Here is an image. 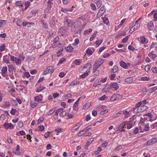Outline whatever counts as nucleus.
Instances as JSON below:
<instances>
[{
  "mask_svg": "<svg viewBox=\"0 0 157 157\" xmlns=\"http://www.w3.org/2000/svg\"><path fill=\"white\" fill-rule=\"evenodd\" d=\"M147 108V106L141 104V102L137 103L135 107H133L132 110L135 113L142 112Z\"/></svg>",
  "mask_w": 157,
  "mask_h": 157,
  "instance_id": "nucleus-1",
  "label": "nucleus"
},
{
  "mask_svg": "<svg viewBox=\"0 0 157 157\" xmlns=\"http://www.w3.org/2000/svg\"><path fill=\"white\" fill-rule=\"evenodd\" d=\"M126 122H127L126 121L123 122L118 127V130L116 131V132L119 133L122 131H124V128H126Z\"/></svg>",
  "mask_w": 157,
  "mask_h": 157,
  "instance_id": "nucleus-2",
  "label": "nucleus"
},
{
  "mask_svg": "<svg viewBox=\"0 0 157 157\" xmlns=\"http://www.w3.org/2000/svg\"><path fill=\"white\" fill-rule=\"evenodd\" d=\"M103 62V59H99L96 61L94 65L93 70L97 69L102 64Z\"/></svg>",
  "mask_w": 157,
  "mask_h": 157,
  "instance_id": "nucleus-3",
  "label": "nucleus"
},
{
  "mask_svg": "<svg viewBox=\"0 0 157 157\" xmlns=\"http://www.w3.org/2000/svg\"><path fill=\"white\" fill-rule=\"evenodd\" d=\"M55 70V69L52 66H48L47 67L46 69L44 71L43 73V75H45L49 73H52Z\"/></svg>",
  "mask_w": 157,
  "mask_h": 157,
  "instance_id": "nucleus-4",
  "label": "nucleus"
},
{
  "mask_svg": "<svg viewBox=\"0 0 157 157\" xmlns=\"http://www.w3.org/2000/svg\"><path fill=\"white\" fill-rule=\"evenodd\" d=\"M146 117H148L149 119H151L152 116L151 114L150 113H147L144 116V118L141 117V118L140 122L141 123H143L145 121L147 120V118Z\"/></svg>",
  "mask_w": 157,
  "mask_h": 157,
  "instance_id": "nucleus-5",
  "label": "nucleus"
},
{
  "mask_svg": "<svg viewBox=\"0 0 157 157\" xmlns=\"http://www.w3.org/2000/svg\"><path fill=\"white\" fill-rule=\"evenodd\" d=\"M8 55L10 56L11 59L15 62L16 65H18L21 63V61L20 59L17 57H15L14 56L11 55L10 54H9Z\"/></svg>",
  "mask_w": 157,
  "mask_h": 157,
  "instance_id": "nucleus-6",
  "label": "nucleus"
},
{
  "mask_svg": "<svg viewBox=\"0 0 157 157\" xmlns=\"http://www.w3.org/2000/svg\"><path fill=\"white\" fill-rule=\"evenodd\" d=\"M157 142V138H153L148 140L146 143V145L148 146L152 145Z\"/></svg>",
  "mask_w": 157,
  "mask_h": 157,
  "instance_id": "nucleus-7",
  "label": "nucleus"
},
{
  "mask_svg": "<svg viewBox=\"0 0 157 157\" xmlns=\"http://www.w3.org/2000/svg\"><path fill=\"white\" fill-rule=\"evenodd\" d=\"M68 29L65 27L61 28L59 30V33L61 34L62 36H64L66 33H67Z\"/></svg>",
  "mask_w": 157,
  "mask_h": 157,
  "instance_id": "nucleus-8",
  "label": "nucleus"
},
{
  "mask_svg": "<svg viewBox=\"0 0 157 157\" xmlns=\"http://www.w3.org/2000/svg\"><path fill=\"white\" fill-rule=\"evenodd\" d=\"M138 40L142 44H147L148 42V40L144 36L138 37Z\"/></svg>",
  "mask_w": 157,
  "mask_h": 157,
  "instance_id": "nucleus-9",
  "label": "nucleus"
},
{
  "mask_svg": "<svg viewBox=\"0 0 157 157\" xmlns=\"http://www.w3.org/2000/svg\"><path fill=\"white\" fill-rule=\"evenodd\" d=\"M136 78L134 77H128L124 79V81L127 83H134L136 81Z\"/></svg>",
  "mask_w": 157,
  "mask_h": 157,
  "instance_id": "nucleus-10",
  "label": "nucleus"
},
{
  "mask_svg": "<svg viewBox=\"0 0 157 157\" xmlns=\"http://www.w3.org/2000/svg\"><path fill=\"white\" fill-rule=\"evenodd\" d=\"M105 10L104 6H102L100 9L97 14V16L99 17H100L103 14Z\"/></svg>",
  "mask_w": 157,
  "mask_h": 157,
  "instance_id": "nucleus-11",
  "label": "nucleus"
},
{
  "mask_svg": "<svg viewBox=\"0 0 157 157\" xmlns=\"http://www.w3.org/2000/svg\"><path fill=\"white\" fill-rule=\"evenodd\" d=\"M3 63H5L6 64H10V61L9 57L7 55H6L3 56Z\"/></svg>",
  "mask_w": 157,
  "mask_h": 157,
  "instance_id": "nucleus-12",
  "label": "nucleus"
},
{
  "mask_svg": "<svg viewBox=\"0 0 157 157\" xmlns=\"http://www.w3.org/2000/svg\"><path fill=\"white\" fill-rule=\"evenodd\" d=\"M120 64L121 67L124 69L128 68V67L131 65L130 63H126L123 61H120Z\"/></svg>",
  "mask_w": 157,
  "mask_h": 157,
  "instance_id": "nucleus-13",
  "label": "nucleus"
},
{
  "mask_svg": "<svg viewBox=\"0 0 157 157\" xmlns=\"http://www.w3.org/2000/svg\"><path fill=\"white\" fill-rule=\"evenodd\" d=\"M3 126L6 129H11L14 128L13 125L11 123H5Z\"/></svg>",
  "mask_w": 157,
  "mask_h": 157,
  "instance_id": "nucleus-14",
  "label": "nucleus"
},
{
  "mask_svg": "<svg viewBox=\"0 0 157 157\" xmlns=\"http://www.w3.org/2000/svg\"><path fill=\"white\" fill-rule=\"evenodd\" d=\"M147 27L148 28L151 30L154 31L155 29V27L153 23L151 22H149L147 24Z\"/></svg>",
  "mask_w": 157,
  "mask_h": 157,
  "instance_id": "nucleus-15",
  "label": "nucleus"
},
{
  "mask_svg": "<svg viewBox=\"0 0 157 157\" xmlns=\"http://www.w3.org/2000/svg\"><path fill=\"white\" fill-rule=\"evenodd\" d=\"M77 22H75L73 23L71 26V30L72 31L75 32L78 27Z\"/></svg>",
  "mask_w": 157,
  "mask_h": 157,
  "instance_id": "nucleus-16",
  "label": "nucleus"
},
{
  "mask_svg": "<svg viewBox=\"0 0 157 157\" xmlns=\"http://www.w3.org/2000/svg\"><path fill=\"white\" fill-rule=\"evenodd\" d=\"M110 86L111 88H114L115 90H117L119 88L118 84L116 82H111Z\"/></svg>",
  "mask_w": 157,
  "mask_h": 157,
  "instance_id": "nucleus-17",
  "label": "nucleus"
},
{
  "mask_svg": "<svg viewBox=\"0 0 157 157\" xmlns=\"http://www.w3.org/2000/svg\"><path fill=\"white\" fill-rule=\"evenodd\" d=\"M91 67V65L90 63H87L85 65L82 69L83 71H87L90 69Z\"/></svg>",
  "mask_w": 157,
  "mask_h": 157,
  "instance_id": "nucleus-18",
  "label": "nucleus"
},
{
  "mask_svg": "<svg viewBox=\"0 0 157 157\" xmlns=\"http://www.w3.org/2000/svg\"><path fill=\"white\" fill-rule=\"evenodd\" d=\"M42 99V95L40 94L35 97L34 100L38 102H41Z\"/></svg>",
  "mask_w": 157,
  "mask_h": 157,
  "instance_id": "nucleus-19",
  "label": "nucleus"
},
{
  "mask_svg": "<svg viewBox=\"0 0 157 157\" xmlns=\"http://www.w3.org/2000/svg\"><path fill=\"white\" fill-rule=\"evenodd\" d=\"M20 146L19 145H17V148L16 149L13 150L14 153L16 155H20L21 154L20 152L19 151Z\"/></svg>",
  "mask_w": 157,
  "mask_h": 157,
  "instance_id": "nucleus-20",
  "label": "nucleus"
},
{
  "mask_svg": "<svg viewBox=\"0 0 157 157\" xmlns=\"http://www.w3.org/2000/svg\"><path fill=\"white\" fill-rule=\"evenodd\" d=\"M140 25H134L130 30L129 33H132L134 30L137 29L140 26Z\"/></svg>",
  "mask_w": 157,
  "mask_h": 157,
  "instance_id": "nucleus-21",
  "label": "nucleus"
},
{
  "mask_svg": "<svg viewBox=\"0 0 157 157\" xmlns=\"http://www.w3.org/2000/svg\"><path fill=\"white\" fill-rule=\"evenodd\" d=\"M80 126V125L79 123H77L75 126H74L73 128L71 129V131L72 132H75L76 131Z\"/></svg>",
  "mask_w": 157,
  "mask_h": 157,
  "instance_id": "nucleus-22",
  "label": "nucleus"
},
{
  "mask_svg": "<svg viewBox=\"0 0 157 157\" xmlns=\"http://www.w3.org/2000/svg\"><path fill=\"white\" fill-rule=\"evenodd\" d=\"M73 10V9L72 8L69 9L68 8H62L61 10V11L65 13H67V12L70 11L71 12Z\"/></svg>",
  "mask_w": 157,
  "mask_h": 157,
  "instance_id": "nucleus-23",
  "label": "nucleus"
},
{
  "mask_svg": "<svg viewBox=\"0 0 157 157\" xmlns=\"http://www.w3.org/2000/svg\"><path fill=\"white\" fill-rule=\"evenodd\" d=\"M65 49L68 52H70L73 50V47L71 46H69L65 48Z\"/></svg>",
  "mask_w": 157,
  "mask_h": 157,
  "instance_id": "nucleus-24",
  "label": "nucleus"
},
{
  "mask_svg": "<svg viewBox=\"0 0 157 157\" xmlns=\"http://www.w3.org/2000/svg\"><path fill=\"white\" fill-rule=\"evenodd\" d=\"M87 132V130L83 129L81 130L78 133V136H81L82 135H84L85 134V133Z\"/></svg>",
  "mask_w": 157,
  "mask_h": 157,
  "instance_id": "nucleus-25",
  "label": "nucleus"
},
{
  "mask_svg": "<svg viewBox=\"0 0 157 157\" xmlns=\"http://www.w3.org/2000/svg\"><path fill=\"white\" fill-rule=\"evenodd\" d=\"M6 44H2L0 47V52H2L6 50Z\"/></svg>",
  "mask_w": 157,
  "mask_h": 157,
  "instance_id": "nucleus-26",
  "label": "nucleus"
},
{
  "mask_svg": "<svg viewBox=\"0 0 157 157\" xmlns=\"http://www.w3.org/2000/svg\"><path fill=\"white\" fill-rule=\"evenodd\" d=\"M7 66L8 67L9 71H13L15 69L14 66L11 64L8 65Z\"/></svg>",
  "mask_w": 157,
  "mask_h": 157,
  "instance_id": "nucleus-27",
  "label": "nucleus"
},
{
  "mask_svg": "<svg viewBox=\"0 0 157 157\" xmlns=\"http://www.w3.org/2000/svg\"><path fill=\"white\" fill-rule=\"evenodd\" d=\"M7 71V67H3L2 69V75L4 76V74Z\"/></svg>",
  "mask_w": 157,
  "mask_h": 157,
  "instance_id": "nucleus-28",
  "label": "nucleus"
},
{
  "mask_svg": "<svg viewBox=\"0 0 157 157\" xmlns=\"http://www.w3.org/2000/svg\"><path fill=\"white\" fill-rule=\"evenodd\" d=\"M94 139L93 138L89 139L87 141L86 145L85 146V148L87 145L88 146L93 141Z\"/></svg>",
  "mask_w": 157,
  "mask_h": 157,
  "instance_id": "nucleus-29",
  "label": "nucleus"
},
{
  "mask_svg": "<svg viewBox=\"0 0 157 157\" xmlns=\"http://www.w3.org/2000/svg\"><path fill=\"white\" fill-rule=\"evenodd\" d=\"M104 21V23L107 25H108L109 24V22L108 19L105 17H104L103 18H101Z\"/></svg>",
  "mask_w": 157,
  "mask_h": 157,
  "instance_id": "nucleus-30",
  "label": "nucleus"
},
{
  "mask_svg": "<svg viewBox=\"0 0 157 157\" xmlns=\"http://www.w3.org/2000/svg\"><path fill=\"white\" fill-rule=\"evenodd\" d=\"M118 70V67L117 66H114L112 70V72L113 73H116Z\"/></svg>",
  "mask_w": 157,
  "mask_h": 157,
  "instance_id": "nucleus-31",
  "label": "nucleus"
},
{
  "mask_svg": "<svg viewBox=\"0 0 157 157\" xmlns=\"http://www.w3.org/2000/svg\"><path fill=\"white\" fill-rule=\"evenodd\" d=\"M92 31V29H91L86 30L84 32V34L86 35L89 34Z\"/></svg>",
  "mask_w": 157,
  "mask_h": 157,
  "instance_id": "nucleus-32",
  "label": "nucleus"
},
{
  "mask_svg": "<svg viewBox=\"0 0 157 157\" xmlns=\"http://www.w3.org/2000/svg\"><path fill=\"white\" fill-rule=\"evenodd\" d=\"M66 22L68 27H70L71 26L73 23L70 20L67 19L66 20Z\"/></svg>",
  "mask_w": 157,
  "mask_h": 157,
  "instance_id": "nucleus-33",
  "label": "nucleus"
},
{
  "mask_svg": "<svg viewBox=\"0 0 157 157\" xmlns=\"http://www.w3.org/2000/svg\"><path fill=\"white\" fill-rule=\"evenodd\" d=\"M6 21L5 20H1L0 21V28L3 27L5 25Z\"/></svg>",
  "mask_w": 157,
  "mask_h": 157,
  "instance_id": "nucleus-34",
  "label": "nucleus"
},
{
  "mask_svg": "<svg viewBox=\"0 0 157 157\" xmlns=\"http://www.w3.org/2000/svg\"><path fill=\"white\" fill-rule=\"evenodd\" d=\"M45 88V87H38L37 89L36 90V92H40L43 90H44Z\"/></svg>",
  "mask_w": 157,
  "mask_h": 157,
  "instance_id": "nucleus-35",
  "label": "nucleus"
},
{
  "mask_svg": "<svg viewBox=\"0 0 157 157\" xmlns=\"http://www.w3.org/2000/svg\"><path fill=\"white\" fill-rule=\"evenodd\" d=\"M75 64L76 65H79L81 62V60L80 59H76L74 61Z\"/></svg>",
  "mask_w": 157,
  "mask_h": 157,
  "instance_id": "nucleus-36",
  "label": "nucleus"
},
{
  "mask_svg": "<svg viewBox=\"0 0 157 157\" xmlns=\"http://www.w3.org/2000/svg\"><path fill=\"white\" fill-rule=\"evenodd\" d=\"M55 111V110L53 109H52L48 111L47 113L46 114L48 116L50 115L53 113Z\"/></svg>",
  "mask_w": 157,
  "mask_h": 157,
  "instance_id": "nucleus-37",
  "label": "nucleus"
},
{
  "mask_svg": "<svg viewBox=\"0 0 157 157\" xmlns=\"http://www.w3.org/2000/svg\"><path fill=\"white\" fill-rule=\"evenodd\" d=\"M90 105V103L89 102L85 104L83 106V109H88Z\"/></svg>",
  "mask_w": 157,
  "mask_h": 157,
  "instance_id": "nucleus-38",
  "label": "nucleus"
},
{
  "mask_svg": "<svg viewBox=\"0 0 157 157\" xmlns=\"http://www.w3.org/2000/svg\"><path fill=\"white\" fill-rule=\"evenodd\" d=\"M22 22L21 20L19 19L17 21V24L18 26H21L22 25Z\"/></svg>",
  "mask_w": 157,
  "mask_h": 157,
  "instance_id": "nucleus-39",
  "label": "nucleus"
},
{
  "mask_svg": "<svg viewBox=\"0 0 157 157\" xmlns=\"http://www.w3.org/2000/svg\"><path fill=\"white\" fill-rule=\"evenodd\" d=\"M96 5L97 6L98 8H99L101 5V2L99 0H97V1H96Z\"/></svg>",
  "mask_w": 157,
  "mask_h": 157,
  "instance_id": "nucleus-40",
  "label": "nucleus"
},
{
  "mask_svg": "<svg viewBox=\"0 0 157 157\" xmlns=\"http://www.w3.org/2000/svg\"><path fill=\"white\" fill-rule=\"evenodd\" d=\"M148 56L153 59H154L156 57L155 55L153 54L152 52L149 53L148 54Z\"/></svg>",
  "mask_w": 157,
  "mask_h": 157,
  "instance_id": "nucleus-41",
  "label": "nucleus"
},
{
  "mask_svg": "<svg viewBox=\"0 0 157 157\" xmlns=\"http://www.w3.org/2000/svg\"><path fill=\"white\" fill-rule=\"evenodd\" d=\"M44 120V118L43 117H40L39 119L37 120V124H39L40 123L42 122Z\"/></svg>",
  "mask_w": 157,
  "mask_h": 157,
  "instance_id": "nucleus-42",
  "label": "nucleus"
},
{
  "mask_svg": "<svg viewBox=\"0 0 157 157\" xmlns=\"http://www.w3.org/2000/svg\"><path fill=\"white\" fill-rule=\"evenodd\" d=\"M67 114L66 112L65 111H61V112L59 113V115L60 116H62L63 117H64Z\"/></svg>",
  "mask_w": 157,
  "mask_h": 157,
  "instance_id": "nucleus-43",
  "label": "nucleus"
},
{
  "mask_svg": "<svg viewBox=\"0 0 157 157\" xmlns=\"http://www.w3.org/2000/svg\"><path fill=\"white\" fill-rule=\"evenodd\" d=\"M127 122H126V125H127V128L128 129H130L132 127V124L131 123H127L128 122V121H127Z\"/></svg>",
  "mask_w": 157,
  "mask_h": 157,
  "instance_id": "nucleus-44",
  "label": "nucleus"
},
{
  "mask_svg": "<svg viewBox=\"0 0 157 157\" xmlns=\"http://www.w3.org/2000/svg\"><path fill=\"white\" fill-rule=\"evenodd\" d=\"M157 89V87L156 86H155L154 87L151 88L149 90V91L151 93H152V92L156 90Z\"/></svg>",
  "mask_w": 157,
  "mask_h": 157,
  "instance_id": "nucleus-45",
  "label": "nucleus"
},
{
  "mask_svg": "<svg viewBox=\"0 0 157 157\" xmlns=\"http://www.w3.org/2000/svg\"><path fill=\"white\" fill-rule=\"evenodd\" d=\"M41 24H43V26L44 28H45V29H47L48 28V25L46 23H44V22H43V21H41Z\"/></svg>",
  "mask_w": 157,
  "mask_h": 157,
  "instance_id": "nucleus-46",
  "label": "nucleus"
},
{
  "mask_svg": "<svg viewBox=\"0 0 157 157\" xmlns=\"http://www.w3.org/2000/svg\"><path fill=\"white\" fill-rule=\"evenodd\" d=\"M79 81H74L71 83V85L74 86L75 85L79 84Z\"/></svg>",
  "mask_w": 157,
  "mask_h": 157,
  "instance_id": "nucleus-47",
  "label": "nucleus"
},
{
  "mask_svg": "<svg viewBox=\"0 0 157 157\" xmlns=\"http://www.w3.org/2000/svg\"><path fill=\"white\" fill-rule=\"evenodd\" d=\"M90 6L91 9L93 10H95L96 9V7L94 3L91 4Z\"/></svg>",
  "mask_w": 157,
  "mask_h": 157,
  "instance_id": "nucleus-48",
  "label": "nucleus"
},
{
  "mask_svg": "<svg viewBox=\"0 0 157 157\" xmlns=\"http://www.w3.org/2000/svg\"><path fill=\"white\" fill-rule=\"evenodd\" d=\"M81 98V97L79 98L77 100L75 103L73 105L74 107H76L78 106V101H79V100Z\"/></svg>",
  "mask_w": 157,
  "mask_h": 157,
  "instance_id": "nucleus-49",
  "label": "nucleus"
},
{
  "mask_svg": "<svg viewBox=\"0 0 157 157\" xmlns=\"http://www.w3.org/2000/svg\"><path fill=\"white\" fill-rule=\"evenodd\" d=\"M141 79L142 81H148L149 80V77L145 76L141 77Z\"/></svg>",
  "mask_w": 157,
  "mask_h": 157,
  "instance_id": "nucleus-50",
  "label": "nucleus"
},
{
  "mask_svg": "<svg viewBox=\"0 0 157 157\" xmlns=\"http://www.w3.org/2000/svg\"><path fill=\"white\" fill-rule=\"evenodd\" d=\"M88 75V73H86L84 74H82L80 75V77L81 78H83L85 77H87Z\"/></svg>",
  "mask_w": 157,
  "mask_h": 157,
  "instance_id": "nucleus-51",
  "label": "nucleus"
},
{
  "mask_svg": "<svg viewBox=\"0 0 157 157\" xmlns=\"http://www.w3.org/2000/svg\"><path fill=\"white\" fill-rule=\"evenodd\" d=\"M94 71V74L95 76L98 75L99 73V71L97 69L93 70Z\"/></svg>",
  "mask_w": 157,
  "mask_h": 157,
  "instance_id": "nucleus-52",
  "label": "nucleus"
},
{
  "mask_svg": "<svg viewBox=\"0 0 157 157\" xmlns=\"http://www.w3.org/2000/svg\"><path fill=\"white\" fill-rule=\"evenodd\" d=\"M19 57L20 58V59H21V60H22V61H23L25 59V57L24 56L23 54H20L19 55Z\"/></svg>",
  "mask_w": 157,
  "mask_h": 157,
  "instance_id": "nucleus-53",
  "label": "nucleus"
},
{
  "mask_svg": "<svg viewBox=\"0 0 157 157\" xmlns=\"http://www.w3.org/2000/svg\"><path fill=\"white\" fill-rule=\"evenodd\" d=\"M102 43V41L101 40H98L96 42V44L97 45H99Z\"/></svg>",
  "mask_w": 157,
  "mask_h": 157,
  "instance_id": "nucleus-54",
  "label": "nucleus"
},
{
  "mask_svg": "<svg viewBox=\"0 0 157 157\" xmlns=\"http://www.w3.org/2000/svg\"><path fill=\"white\" fill-rule=\"evenodd\" d=\"M106 98H107V97L105 95H103L102 97L99 98V99L100 101H102L104 100Z\"/></svg>",
  "mask_w": 157,
  "mask_h": 157,
  "instance_id": "nucleus-55",
  "label": "nucleus"
},
{
  "mask_svg": "<svg viewBox=\"0 0 157 157\" xmlns=\"http://www.w3.org/2000/svg\"><path fill=\"white\" fill-rule=\"evenodd\" d=\"M63 110V108H60L58 109H57L55 112V113L57 114L58 115L59 113V112H61V111H62Z\"/></svg>",
  "mask_w": 157,
  "mask_h": 157,
  "instance_id": "nucleus-56",
  "label": "nucleus"
},
{
  "mask_svg": "<svg viewBox=\"0 0 157 157\" xmlns=\"http://www.w3.org/2000/svg\"><path fill=\"white\" fill-rule=\"evenodd\" d=\"M86 53L89 55H91L92 54V50L90 49H88L86 50Z\"/></svg>",
  "mask_w": 157,
  "mask_h": 157,
  "instance_id": "nucleus-57",
  "label": "nucleus"
},
{
  "mask_svg": "<svg viewBox=\"0 0 157 157\" xmlns=\"http://www.w3.org/2000/svg\"><path fill=\"white\" fill-rule=\"evenodd\" d=\"M38 128L40 131H43L44 129V127L43 125L39 126Z\"/></svg>",
  "mask_w": 157,
  "mask_h": 157,
  "instance_id": "nucleus-58",
  "label": "nucleus"
},
{
  "mask_svg": "<svg viewBox=\"0 0 157 157\" xmlns=\"http://www.w3.org/2000/svg\"><path fill=\"white\" fill-rule=\"evenodd\" d=\"M79 43V40L78 39H76L75 40V42L74 43V44L75 45H77Z\"/></svg>",
  "mask_w": 157,
  "mask_h": 157,
  "instance_id": "nucleus-59",
  "label": "nucleus"
},
{
  "mask_svg": "<svg viewBox=\"0 0 157 157\" xmlns=\"http://www.w3.org/2000/svg\"><path fill=\"white\" fill-rule=\"evenodd\" d=\"M30 73L32 75H34L37 72V70H31L30 71Z\"/></svg>",
  "mask_w": 157,
  "mask_h": 157,
  "instance_id": "nucleus-60",
  "label": "nucleus"
},
{
  "mask_svg": "<svg viewBox=\"0 0 157 157\" xmlns=\"http://www.w3.org/2000/svg\"><path fill=\"white\" fill-rule=\"evenodd\" d=\"M128 48L129 50H131L132 51H133L134 50H135V49L131 45H129L128 46Z\"/></svg>",
  "mask_w": 157,
  "mask_h": 157,
  "instance_id": "nucleus-61",
  "label": "nucleus"
},
{
  "mask_svg": "<svg viewBox=\"0 0 157 157\" xmlns=\"http://www.w3.org/2000/svg\"><path fill=\"white\" fill-rule=\"evenodd\" d=\"M154 20L153 21H157V13H155L153 15Z\"/></svg>",
  "mask_w": 157,
  "mask_h": 157,
  "instance_id": "nucleus-62",
  "label": "nucleus"
},
{
  "mask_svg": "<svg viewBox=\"0 0 157 157\" xmlns=\"http://www.w3.org/2000/svg\"><path fill=\"white\" fill-rule=\"evenodd\" d=\"M96 35L95 33H94L93 34L92 36L90 37V40L92 41V40H93L94 39V38L96 37Z\"/></svg>",
  "mask_w": 157,
  "mask_h": 157,
  "instance_id": "nucleus-63",
  "label": "nucleus"
},
{
  "mask_svg": "<svg viewBox=\"0 0 157 157\" xmlns=\"http://www.w3.org/2000/svg\"><path fill=\"white\" fill-rule=\"evenodd\" d=\"M116 99V97L115 95H113L110 98V100L111 101H113Z\"/></svg>",
  "mask_w": 157,
  "mask_h": 157,
  "instance_id": "nucleus-64",
  "label": "nucleus"
}]
</instances>
